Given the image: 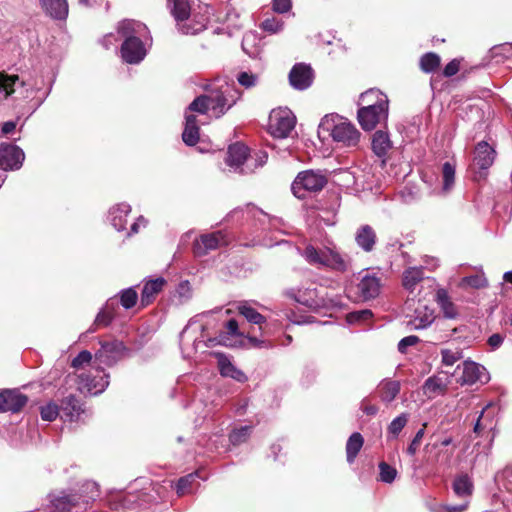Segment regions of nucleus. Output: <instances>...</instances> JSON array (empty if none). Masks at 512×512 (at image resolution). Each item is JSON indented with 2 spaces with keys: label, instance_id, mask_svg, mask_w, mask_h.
<instances>
[{
  "label": "nucleus",
  "instance_id": "f257e3e1",
  "mask_svg": "<svg viewBox=\"0 0 512 512\" xmlns=\"http://www.w3.org/2000/svg\"><path fill=\"white\" fill-rule=\"evenodd\" d=\"M240 97L241 92L225 84L196 97L189 104L188 110L202 115L210 113L211 116L220 118L237 103Z\"/></svg>",
  "mask_w": 512,
  "mask_h": 512
},
{
  "label": "nucleus",
  "instance_id": "f03ea898",
  "mask_svg": "<svg viewBox=\"0 0 512 512\" xmlns=\"http://www.w3.org/2000/svg\"><path fill=\"white\" fill-rule=\"evenodd\" d=\"M117 33L122 39L121 57L128 64H139L144 60L147 50L142 38L148 33L145 24L135 20H123L117 26Z\"/></svg>",
  "mask_w": 512,
  "mask_h": 512
},
{
  "label": "nucleus",
  "instance_id": "7ed1b4c3",
  "mask_svg": "<svg viewBox=\"0 0 512 512\" xmlns=\"http://www.w3.org/2000/svg\"><path fill=\"white\" fill-rule=\"evenodd\" d=\"M267 159L268 154L266 151L260 150L250 154L247 146L236 142L228 147L225 163L229 167V171L247 175L263 167Z\"/></svg>",
  "mask_w": 512,
  "mask_h": 512
},
{
  "label": "nucleus",
  "instance_id": "20e7f679",
  "mask_svg": "<svg viewBox=\"0 0 512 512\" xmlns=\"http://www.w3.org/2000/svg\"><path fill=\"white\" fill-rule=\"evenodd\" d=\"M297 252L308 264L318 268H327L332 271L344 273L351 267V258L333 248L325 247L319 249L312 244H308L304 249L298 247Z\"/></svg>",
  "mask_w": 512,
  "mask_h": 512
},
{
  "label": "nucleus",
  "instance_id": "39448f33",
  "mask_svg": "<svg viewBox=\"0 0 512 512\" xmlns=\"http://www.w3.org/2000/svg\"><path fill=\"white\" fill-rule=\"evenodd\" d=\"M319 135L327 134L344 147H356L360 141V132L350 122L338 116H325L318 128Z\"/></svg>",
  "mask_w": 512,
  "mask_h": 512
},
{
  "label": "nucleus",
  "instance_id": "423d86ee",
  "mask_svg": "<svg viewBox=\"0 0 512 512\" xmlns=\"http://www.w3.org/2000/svg\"><path fill=\"white\" fill-rule=\"evenodd\" d=\"M380 98L375 103H369L358 109L357 118L363 130L371 131L378 124L384 123L388 119L389 100L388 97L378 89H369L364 95V99L368 100L371 96Z\"/></svg>",
  "mask_w": 512,
  "mask_h": 512
},
{
  "label": "nucleus",
  "instance_id": "0eeeda50",
  "mask_svg": "<svg viewBox=\"0 0 512 512\" xmlns=\"http://www.w3.org/2000/svg\"><path fill=\"white\" fill-rule=\"evenodd\" d=\"M191 324H188L180 334V347L185 358L191 357V354L198 352L200 349L212 347L216 344L227 345L228 336H239V326L235 319H230L226 323V331L221 332L216 338H209L206 342L198 338H192V344L186 342L185 337L188 334Z\"/></svg>",
  "mask_w": 512,
  "mask_h": 512
},
{
  "label": "nucleus",
  "instance_id": "6e6552de",
  "mask_svg": "<svg viewBox=\"0 0 512 512\" xmlns=\"http://www.w3.org/2000/svg\"><path fill=\"white\" fill-rule=\"evenodd\" d=\"M73 378L80 393L97 396L108 387L110 375L97 366L75 374Z\"/></svg>",
  "mask_w": 512,
  "mask_h": 512
},
{
  "label": "nucleus",
  "instance_id": "1a4fd4ad",
  "mask_svg": "<svg viewBox=\"0 0 512 512\" xmlns=\"http://www.w3.org/2000/svg\"><path fill=\"white\" fill-rule=\"evenodd\" d=\"M131 206L128 203L122 202L113 205L107 215V221L110 225L118 232L126 231V236L131 237L138 234L141 228H145L148 224V220L140 215L131 224L129 230H127V217L131 213Z\"/></svg>",
  "mask_w": 512,
  "mask_h": 512
},
{
  "label": "nucleus",
  "instance_id": "9d476101",
  "mask_svg": "<svg viewBox=\"0 0 512 512\" xmlns=\"http://www.w3.org/2000/svg\"><path fill=\"white\" fill-rule=\"evenodd\" d=\"M327 183L320 171L306 170L300 172L292 183V192L298 199H305L307 192L321 191Z\"/></svg>",
  "mask_w": 512,
  "mask_h": 512
},
{
  "label": "nucleus",
  "instance_id": "9b49d317",
  "mask_svg": "<svg viewBox=\"0 0 512 512\" xmlns=\"http://www.w3.org/2000/svg\"><path fill=\"white\" fill-rule=\"evenodd\" d=\"M296 124V118L287 108L273 109L269 115V132L275 138H287Z\"/></svg>",
  "mask_w": 512,
  "mask_h": 512
},
{
  "label": "nucleus",
  "instance_id": "f8f14e48",
  "mask_svg": "<svg viewBox=\"0 0 512 512\" xmlns=\"http://www.w3.org/2000/svg\"><path fill=\"white\" fill-rule=\"evenodd\" d=\"M125 351L126 347L121 341L102 342L100 349L95 353V362L107 367L114 366L123 358Z\"/></svg>",
  "mask_w": 512,
  "mask_h": 512
},
{
  "label": "nucleus",
  "instance_id": "ddd939ff",
  "mask_svg": "<svg viewBox=\"0 0 512 512\" xmlns=\"http://www.w3.org/2000/svg\"><path fill=\"white\" fill-rule=\"evenodd\" d=\"M25 160L24 151L11 143L0 144V168L4 171L19 170Z\"/></svg>",
  "mask_w": 512,
  "mask_h": 512
},
{
  "label": "nucleus",
  "instance_id": "4468645a",
  "mask_svg": "<svg viewBox=\"0 0 512 512\" xmlns=\"http://www.w3.org/2000/svg\"><path fill=\"white\" fill-rule=\"evenodd\" d=\"M228 239L222 231L202 234L199 239L193 243V252L197 257H203L210 251L216 250L220 246L227 245Z\"/></svg>",
  "mask_w": 512,
  "mask_h": 512
},
{
  "label": "nucleus",
  "instance_id": "2eb2a0df",
  "mask_svg": "<svg viewBox=\"0 0 512 512\" xmlns=\"http://www.w3.org/2000/svg\"><path fill=\"white\" fill-rule=\"evenodd\" d=\"M209 22L207 11L205 13H189V16L182 17V20L175 21L176 28L183 35H197L203 32Z\"/></svg>",
  "mask_w": 512,
  "mask_h": 512
},
{
  "label": "nucleus",
  "instance_id": "dca6fc26",
  "mask_svg": "<svg viewBox=\"0 0 512 512\" xmlns=\"http://www.w3.org/2000/svg\"><path fill=\"white\" fill-rule=\"evenodd\" d=\"M48 498L53 512H70L75 508L79 509L77 502L79 498L74 495L73 489L51 492Z\"/></svg>",
  "mask_w": 512,
  "mask_h": 512
},
{
  "label": "nucleus",
  "instance_id": "f3484780",
  "mask_svg": "<svg viewBox=\"0 0 512 512\" xmlns=\"http://www.w3.org/2000/svg\"><path fill=\"white\" fill-rule=\"evenodd\" d=\"M290 85L299 91L308 89L313 83V70L304 63L295 64L288 75Z\"/></svg>",
  "mask_w": 512,
  "mask_h": 512
},
{
  "label": "nucleus",
  "instance_id": "a211bd4d",
  "mask_svg": "<svg viewBox=\"0 0 512 512\" xmlns=\"http://www.w3.org/2000/svg\"><path fill=\"white\" fill-rule=\"evenodd\" d=\"M74 495H76L78 499L79 509H86L90 504H92L100 495V489L98 483L92 480H85L79 484L77 487L72 488Z\"/></svg>",
  "mask_w": 512,
  "mask_h": 512
},
{
  "label": "nucleus",
  "instance_id": "6ab92c4d",
  "mask_svg": "<svg viewBox=\"0 0 512 512\" xmlns=\"http://www.w3.org/2000/svg\"><path fill=\"white\" fill-rule=\"evenodd\" d=\"M28 402V397L17 390L0 392V413L19 412Z\"/></svg>",
  "mask_w": 512,
  "mask_h": 512
},
{
  "label": "nucleus",
  "instance_id": "aec40b11",
  "mask_svg": "<svg viewBox=\"0 0 512 512\" xmlns=\"http://www.w3.org/2000/svg\"><path fill=\"white\" fill-rule=\"evenodd\" d=\"M380 288L381 281L376 274L369 272L360 274L357 290L363 300H370L377 297L380 293Z\"/></svg>",
  "mask_w": 512,
  "mask_h": 512
},
{
  "label": "nucleus",
  "instance_id": "412c9836",
  "mask_svg": "<svg viewBox=\"0 0 512 512\" xmlns=\"http://www.w3.org/2000/svg\"><path fill=\"white\" fill-rule=\"evenodd\" d=\"M435 320L434 309L424 304H419L413 316L407 321V327L410 330H421L429 327Z\"/></svg>",
  "mask_w": 512,
  "mask_h": 512
},
{
  "label": "nucleus",
  "instance_id": "4be33fe9",
  "mask_svg": "<svg viewBox=\"0 0 512 512\" xmlns=\"http://www.w3.org/2000/svg\"><path fill=\"white\" fill-rule=\"evenodd\" d=\"M354 241L363 252L370 253L375 249L377 243L376 231L368 224L361 225L355 231Z\"/></svg>",
  "mask_w": 512,
  "mask_h": 512
},
{
  "label": "nucleus",
  "instance_id": "5701e85b",
  "mask_svg": "<svg viewBox=\"0 0 512 512\" xmlns=\"http://www.w3.org/2000/svg\"><path fill=\"white\" fill-rule=\"evenodd\" d=\"M286 295L308 308H316L320 305L316 288H291L286 291Z\"/></svg>",
  "mask_w": 512,
  "mask_h": 512
},
{
  "label": "nucleus",
  "instance_id": "b1692460",
  "mask_svg": "<svg viewBox=\"0 0 512 512\" xmlns=\"http://www.w3.org/2000/svg\"><path fill=\"white\" fill-rule=\"evenodd\" d=\"M61 419L65 421H77L84 412L81 401L70 394L61 400L60 405Z\"/></svg>",
  "mask_w": 512,
  "mask_h": 512
},
{
  "label": "nucleus",
  "instance_id": "393cba45",
  "mask_svg": "<svg viewBox=\"0 0 512 512\" xmlns=\"http://www.w3.org/2000/svg\"><path fill=\"white\" fill-rule=\"evenodd\" d=\"M484 377H486L484 366L470 360L463 362L462 375L460 377L461 384H474L477 381H483Z\"/></svg>",
  "mask_w": 512,
  "mask_h": 512
},
{
  "label": "nucleus",
  "instance_id": "a878e982",
  "mask_svg": "<svg viewBox=\"0 0 512 512\" xmlns=\"http://www.w3.org/2000/svg\"><path fill=\"white\" fill-rule=\"evenodd\" d=\"M216 356L221 376L232 378L239 383H244L247 381L248 378L245 373L237 368L226 355L217 353Z\"/></svg>",
  "mask_w": 512,
  "mask_h": 512
},
{
  "label": "nucleus",
  "instance_id": "bb28decb",
  "mask_svg": "<svg viewBox=\"0 0 512 512\" xmlns=\"http://www.w3.org/2000/svg\"><path fill=\"white\" fill-rule=\"evenodd\" d=\"M195 112L188 108L185 112V127L182 133V140L187 146H194L199 141V125Z\"/></svg>",
  "mask_w": 512,
  "mask_h": 512
},
{
  "label": "nucleus",
  "instance_id": "cd10ccee",
  "mask_svg": "<svg viewBox=\"0 0 512 512\" xmlns=\"http://www.w3.org/2000/svg\"><path fill=\"white\" fill-rule=\"evenodd\" d=\"M166 284V280L163 277H157L155 279H149L144 282L140 302L142 306L151 304L155 297L162 291Z\"/></svg>",
  "mask_w": 512,
  "mask_h": 512
},
{
  "label": "nucleus",
  "instance_id": "c85d7f7f",
  "mask_svg": "<svg viewBox=\"0 0 512 512\" xmlns=\"http://www.w3.org/2000/svg\"><path fill=\"white\" fill-rule=\"evenodd\" d=\"M401 391V382L390 378H384L378 384L379 398L384 403L394 401Z\"/></svg>",
  "mask_w": 512,
  "mask_h": 512
},
{
  "label": "nucleus",
  "instance_id": "c756f323",
  "mask_svg": "<svg viewBox=\"0 0 512 512\" xmlns=\"http://www.w3.org/2000/svg\"><path fill=\"white\" fill-rule=\"evenodd\" d=\"M44 12L53 19L64 20L68 16L67 0H40Z\"/></svg>",
  "mask_w": 512,
  "mask_h": 512
},
{
  "label": "nucleus",
  "instance_id": "7c9ffc66",
  "mask_svg": "<svg viewBox=\"0 0 512 512\" xmlns=\"http://www.w3.org/2000/svg\"><path fill=\"white\" fill-rule=\"evenodd\" d=\"M425 450L428 453L426 463L431 466L448 465L452 457V453L444 451L438 443L426 445Z\"/></svg>",
  "mask_w": 512,
  "mask_h": 512
},
{
  "label": "nucleus",
  "instance_id": "2f4dec72",
  "mask_svg": "<svg viewBox=\"0 0 512 512\" xmlns=\"http://www.w3.org/2000/svg\"><path fill=\"white\" fill-rule=\"evenodd\" d=\"M495 151L487 142H480L475 148L474 162L481 169L493 164Z\"/></svg>",
  "mask_w": 512,
  "mask_h": 512
},
{
  "label": "nucleus",
  "instance_id": "473e14b6",
  "mask_svg": "<svg viewBox=\"0 0 512 512\" xmlns=\"http://www.w3.org/2000/svg\"><path fill=\"white\" fill-rule=\"evenodd\" d=\"M371 145L375 155L379 158H384L392 148V141L387 132L378 130L372 136Z\"/></svg>",
  "mask_w": 512,
  "mask_h": 512
},
{
  "label": "nucleus",
  "instance_id": "72a5a7b5",
  "mask_svg": "<svg viewBox=\"0 0 512 512\" xmlns=\"http://www.w3.org/2000/svg\"><path fill=\"white\" fill-rule=\"evenodd\" d=\"M25 86L24 81H20L18 75H9L4 71H0V99H7L15 91V85Z\"/></svg>",
  "mask_w": 512,
  "mask_h": 512
},
{
  "label": "nucleus",
  "instance_id": "f704fd0d",
  "mask_svg": "<svg viewBox=\"0 0 512 512\" xmlns=\"http://www.w3.org/2000/svg\"><path fill=\"white\" fill-rule=\"evenodd\" d=\"M436 302L446 318L454 319L458 316L457 308L450 300L448 292L445 289L440 288L437 290Z\"/></svg>",
  "mask_w": 512,
  "mask_h": 512
},
{
  "label": "nucleus",
  "instance_id": "c9c22d12",
  "mask_svg": "<svg viewBox=\"0 0 512 512\" xmlns=\"http://www.w3.org/2000/svg\"><path fill=\"white\" fill-rule=\"evenodd\" d=\"M452 488L458 497L468 498L473 492V482L467 474H462L455 477Z\"/></svg>",
  "mask_w": 512,
  "mask_h": 512
},
{
  "label": "nucleus",
  "instance_id": "e433bc0d",
  "mask_svg": "<svg viewBox=\"0 0 512 512\" xmlns=\"http://www.w3.org/2000/svg\"><path fill=\"white\" fill-rule=\"evenodd\" d=\"M167 8L174 20H182V17L189 16L191 4L189 0H167Z\"/></svg>",
  "mask_w": 512,
  "mask_h": 512
},
{
  "label": "nucleus",
  "instance_id": "4c0bfd02",
  "mask_svg": "<svg viewBox=\"0 0 512 512\" xmlns=\"http://www.w3.org/2000/svg\"><path fill=\"white\" fill-rule=\"evenodd\" d=\"M364 443L363 436L359 432H354L348 438L346 443V457L348 463H353Z\"/></svg>",
  "mask_w": 512,
  "mask_h": 512
},
{
  "label": "nucleus",
  "instance_id": "58836bf2",
  "mask_svg": "<svg viewBox=\"0 0 512 512\" xmlns=\"http://www.w3.org/2000/svg\"><path fill=\"white\" fill-rule=\"evenodd\" d=\"M424 278V272L422 268L411 267L405 270L403 274V286L405 289L413 292L416 285Z\"/></svg>",
  "mask_w": 512,
  "mask_h": 512
},
{
  "label": "nucleus",
  "instance_id": "ea45409f",
  "mask_svg": "<svg viewBox=\"0 0 512 512\" xmlns=\"http://www.w3.org/2000/svg\"><path fill=\"white\" fill-rule=\"evenodd\" d=\"M488 286V280L485 277V274L483 272L463 277L459 282V287L462 289L465 288H474V289H481Z\"/></svg>",
  "mask_w": 512,
  "mask_h": 512
},
{
  "label": "nucleus",
  "instance_id": "a19ab883",
  "mask_svg": "<svg viewBox=\"0 0 512 512\" xmlns=\"http://www.w3.org/2000/svg\"><path fill=\"white\" fill-rule=\"evenodd\" d=\"M442 191L448 193L454 186L455 182V165L449 161L442 165Z\"/></svg>",
  "mask_w": 512,
  "mask_h": 512
},
{
  "label": "nucleus",
  "instance_id": "79ce46f5",
  "mask_svg": "<svg viewBox=\"0 0 512 512\" xmlns=\"http://www.w3.org/2000/svg\"><path fill=\"white\" fill-rule=\"evenodd\" d=\"M118 302L121 306L128 310L135 306L138 300V293L134 287H129L121 290L118 295Z\"/></svg>",
  "mask_w": 512,
  "mask_h": 512
},
{
  "label": "nucleus",
  "instance_id": "37998d69",
  "mask_svg": "<svg viewBox=\"0 0 512 512\" xmlns=\"http://www.w3.org/2000/svg\"><path fill=\"white\" fill-rule=\"evenodd\" d=\"M419 64L424 73H432L440 65V57L434 52H428L421 56Z\"/></svg>",
  "mask_w": 512,
  "mask_h": 512
},
{
  "label": "nucleus",
  "instance_id": "c03bdc74",
  "mask_svg": "<svg viewBox=\"0 0 512 512\" xmlns=\"http://www.w3.org/2000/svg\"><path fill=\"white\" fill-rule=\"evenodd\" d=\"M445 390V385L442 380L436 376L429 377L423 384V392L428 397H433L442 393Z\"/></svg>",
  "mask_w": 512,
  "mask_h": 512
},
{
  "label": "nucleus",
  "instance_id": "a18cd8bd",
  "mask_svg": "<svg viewBox=\"0 0 512 512\" xmlns=\"http://www.w3.org/2000/svg\"><path fill=\"white\" fill-rule=\"evenodd\" d=\"M199 477V471H195L179 478L176 484V493L178 494V496H183L187 493H190L192 484L195 482L196 478Z\"/></svg>",
  "mask_w": 512,
  "mask_h": 512
},
{
  "label": "nucleus",
  "instance_id": "49530a36",
  "mask_svg": "<svg viewBox=\"0 0 512 512\" xmlns=\"http://www.w3.org/2000/svg\"><path fill=\"white\" fill-rule=\"evenodd\" d=\"M408 422V414L401 413L388 425L387 432L389 439H396Z\"/></svg>",
  "mask_w": 512,
  "mask_h": 512
},
{
  "label": "nucleus",
  "instance_id": "de8ad7c7",
  "mask_svg": "<svg viewBox=\"0 0 512 512\" xmlns=\"http://www.w3.org/2000/svg\"><path fill=\"white\" fill-rule=\"evenodd\" d=\"M251 431L252 426L249 425L233 429L229 434L230 443L234 446L245 443L249 439Z\"/></svg>",
  "mask_w": 512,
  "mask_h": 512
},
{
  "label": "nucleus",
  "instance_id": "09e8293b",
  "mask_svg": "<svg viewBox=\"0 0 512 512\" xmlns=\"http://www.w3.org/2000/svg\"><path fill=\"white\" fill-rule=\"evenodd\" d=\"M488 55L491 60H495L496 63H499L512 56V45L506 43L494 46L489 50Z\"/></svg>",
  "mask_w": 512,
  "mask_h": 512
},
{
  "label": "nucleus",
  "instance_id": "8fccbe9b",
  "mask_svg": "<svg viewBox=\"0 0 512 512\" xmlns=\"http://www.w3.org/2000/svg\"><path fill=\"white\" fill-rule=\"evenodd\" d=\"M440 354L441 362L444 366H453L457 361L463 358V351L460 348H443Z\"/></svg>",
  "mask_w": 512,
  "mask_h": 512
},
{
  "label": "nucleus",
  "instance_id": "3c124183",
  "mask_svg": "<svg viewBox=\"0 0 512 512\" xmlns=\"http://www.w3.org/2000/svg\"><path fill=\"white\" fill-rule=\"evenodd\" d=\"M256 40V36L252 33L246 34L242 40V49L251 58H257L260 54V48L256 45Z\"/></svg>",
  "mask_w": 512,
  "mask_h": 512
},
{
  "label": "nucleus",
  "instance_id": "603ef678",
  "mask_svg": "<svg viewBox=\"0 0 512 512\" xmlns=\"http://www.w3.org/2000/svg\"><path fill=\"white\" fill-rule=\"evenodd\" d=\"M40 415L42 420L52 422L58 416L61 417L60 406L57 405L54 401H50L47 404L40 407Z\"/></svg>",
  "mask_w": 512,
  "mask_h": 512
},
{
  "label": "nucleus",
  "instance_id": "864d4df0",
  "mask_svg": "<svg viewBox=\"0 0 512 512\" xmlns=\"http://www.w3.org/2000/svg\"><path fill=\"white\" fill-rule=\"evenodd\" d=\"M379 467V480L383 483L391 484L397 477V470L388 463L382 461Z\"/></svg>",
  "mask_w": 512,
  "mask_h": 512
},
{
  "label": "nucleus",
  "instance_id": "5fc2aeb1",
  "mask_svg": "<svg viewBox=\"0 0 512 512\" xmlns=\"http://www.w3.org/2000/svg\"><path fill=\"white\" fill-rule=\"evenodd\" d=\"M239 312L250 323L260 325V324L265 322V317L262 314H260L258 311H256L254 308L250 307V306L241 305L239 307Z\"/></svg>",
  "mask_w": 512,
  "mask_h": 512
},
{
  "label": "nucleus",
  "instance_id": "6e6d98bb",
  "mask_svg": "<svg viewBox=\"0 0 512 512\" xmlns=\"http://www.w3.org/2000/svg\"><path fill=\"white\" fill-rule=\"evenodd\" d=\"M237 81L241 86L245 87L246 89H250L258 84V75L251 72L242 71L237 75Z\"/></svg>",
  "mask_w": 512,
  "mask_h": 512
},
{
  "label": "nucleus",
  "instance_id": "4d7b16f0",
  "mask_svg": "<svg viewBox=\"0 0 512 512\" xmlns=\"http://www.w3.org/2000/svg\"><path fill=\"white\" fill-rule=\"evenodd\" d=\"M425 427H426V424L423 425V428L419 429L416 434L414 435L411 443L408 445L407 449H406V452L408 455L410 456H414L421 444V441L424 437V434H425Z\"/></svg>",
  "mask_w": 512,
  "mask_h": 512
},
{
  "label": "nucleus",
  "instance_id": "13d9d810",
  "mask_svg": "<svg viewBox=\"0 0 512 512\" xmlns=\"http://www.w3.org/2000/svg\"><path fill=\"white\" fill-rule=\"evenodd\" d=\"M261 28L268 33L274 34L282 30L283 28V22L281 20H278L276 18H268L265 19L262 24Z\"/></svg>",
  "mask_w": 512,
  "mask_h": 512
},
{
  "label": "nucleus",
  "instance_id": "bf43d9fd",
  "mask_svg": "<svg viewBox=\"0 0 512 512\" xmlns=\"http://www.w3.org/2000/svg\"><path fill=\"white\" fill-rule=\"evenodd\" d=\"M92 354L88 350L81 351L71 362V366L75 369L83 368L85 365L90 364Z\"/></svg>",
  "mask_w": 512,
  "mask_h": 512
},
{
  "label": "nucleus",
  "instance_id": "052dcab7",
  "mask_svg": "<svg viewBox=\"0 0 512 512\" xmlns=\"http://www.w3.org/2000/svg\"><path fill=\"white\" fill-rule=\"evenodd\" d=\"M372 312L368 309L353 311L347 315L349 323H358L366 321L372 317Z\"/></svg>",
  "mask_w": 512,
  "mask_h": 512
},
{
  "label": "nucleus",
  "instance_id": "680f3d73",
  "mask_svg": "<svg viewBox=\"0 0 512 512\" xmlns=\"http://www.w3.org/2000/svg\"><path fill=\"white\" fill-rule=\"evenodd\" d=\"M176 293L178 297L181 299V301H186L190 299L192 291L189 281H181L176 288Z\"/></svg>",
  "mask_w": 512,
  "mask_h": 512
},
{
  "label": "nucleus",
  "instance_id": "e2e57ef3",
  "mask_svg": "<svg viewBox=\"0 0 512 512\" xmlns=\"http://www.w3.org/2000/svg\"><path fill=\"white\" fill-rule=\"evenodd\" d=\"M420 339L415 335L402 338L398 343V351L402 354L407 352L408 347L416 345Z\"/></svg>",
  "mask_w": 512,
  "mask_h": 512
},
{
  "label": "nucleus",
  "instance_id": "0e129e2a",
  "mask_svg": "<svg viewBox=\"0 0 512 512\" xmlns=\"http://www.w3.org/2000/svg\"><path fill=\"white\" fill-rule=\"evenodd\" d=\"M292 7L291 0H273L272 1V8L277 13H286L288 12Z\"/></svg>",
  "mask_w": 512,
  "mask_h": 512
},
{
  "label": "nucleus",
  "instance_id": "69168bd1",
  "mask_svg": "<svg viewBox=\"0 0 512 512\" xmlns=\"http://www.w3.org/2000/svg\"><path fill=\"white\" fill-rule=\"evenodd\" d=\"M118 298L117 296L109 298L102 309H104L106 312H108L110 315H113L115 317L117 315L118 310Z\"/></svg>",
  "mask_w": 512,
  "mask_h": 512
},
{
  "label": "nucleus",
  "instance_id": "338daca9",
  "mask_svg": "<svg viewBox=\"0 0 512 512\" xmlns=\"http://www.w3.org/2000/svg\"><path fill=\"white\" fill-rule=\"evenodd\" d=\"M459 68H460V63L458 60L456 59H453L452 61H450L445 67H444V70H443V75L445 77H452L454 76L455 74H457V72L459 71Z\"/></svg>",
  "mask_w": 512,
  "mask_h": 512
},
{
  "label": "nucleus",
  "instance_id": "774afa93",
  "mask_svg": "<svg viewBox=\"0 0 512 512\" xmlns=\"http://www.w3.org/2000/svg\"><path fill=\"white\" fill-rule=\"evenodd\" d=\"M113 319V315H110L104 309H101L96 316L95 323L98 325L108 326Z\"/></svg>",
  "mask_w": 512,
  "mask_h": 512
}]
</instances>
